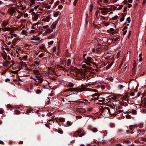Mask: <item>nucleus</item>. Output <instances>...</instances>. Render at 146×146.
<instances>
[{
  "instance_id": "30",
  "label": "nucleus",
  "mask_w": 146,
  "mask_h": 146,
  "mask_svg": "<svg viewBox=\"0 0 146 146\" xmlns=\"http://www.w3.org/2000/svg\"><path fill=\"white\" fill-rule=\"evenodd\" d=\"M71 64V60L70 59H68V62L67 64V65L68 66H70Z\"/></svg>"
},
{
  "instance_id": "15",
  "label": "nucleus",
  "mask_w": 146,
  "mask_h": 146,
  "mask_svg": "<svg viewBox=\"0 0 146 146\" xmlns=\"http://www.w3.org/2000/svg\"><path fill=\"white\" fill-rule=\"evenodd\" d=\"M77 69H74V76H75V75H76V74H78L79 73L80 71L79 70L77 71Z\"/></svg>"
},
{
  "instance_id": "11",
  "label": "nucleus",
  "mask_w": 146,
  "mask_h": 146,
  "mask_svg": "<svg viewBox=\"0 0 146 146\" xmlns=\"http://www.w3.org/2000/svg\"><path fill=\"white\" fill-rule=\"evenodd\" d=\"M72 98V94H70L69 95H68L66 97L65 99H68V102L71 101V100L70 99V98Z\"/></svg>"
},
{
  "instance_id": "17",
  "label": "nucleus",
  "mask_w": 146,
  "mask_h": 146,
  "mask_svg": "<svg viewBox=\"0 0 146 146\" xmlns=\"http://www.w3.org/2000/svg\"><path fill=\"white\" fill-rule=\"evenodd\" d=\"M9 64V63L8 61H7L6 62H3V65L5 67H7L8 66Z\"/></svg>"
},
{
  "instance_id": "37",
  "label": "nucleus",
  "mask_w": 146,
  "mask_h": 146,
  "mask_svg": "<svg viewBox=\"0 0 146 146\" xmlns=\"http://www.w3.org/2000/svg\"><path fill=\"white\" fill-rule=\"evenodd\" d=\"M40 39V38L39 37H38L37 38H33L31 39V40H35V41H38Z\"/></svg>"
},
{
  "instance_id": "62",
  "label": "nucleus",
  "mask_w": 146,
  "mask_h": 146,
  "mask_svg": "<svg viewBox=\"0 0 146 146\" xmlns=\"http://www.w3.org/2000/svg\"><path fill=\"white\" fill-rule=\"evenodd\" d=\"M123 7L122 5H121L118 8H117L118 10H120Z\"/></svg>"
},
{
  "instance_id": "6",
  "label": "nucleus",
  "mask_w": 146,
  "mask_h": 146,
  "mask_svg": "<svg viewBox=\"0 0 146 146\" xmlns=\"http://www.w3.org/2000/svg\"><path fill=\"white\" fill-rule=\"evenodd\" d=\"M50 19V18L48 16L44 17L42 19V21L44 22H49Z\"/></svg>"
},
{
  "instance_id": "60",
  "label": "nucleus",
  "mask_w": 146,
  "mask_h": 146,
  "mask_svg": "<svg viewBox=\"0 0 146 146\" xmlns=\"http://www.w3.org/2000/svg\"><path fill=\"white\" fill-rule=\"evenodd\" d=\"M136 66V62H135L134 63L133 65V70L134 69L135 67Z\"/></svg>"
},
{
  "instance_id": "52",
  "label": "nucleus",
  "mask_w": 146,
  "mask_h": 146,
  "mask_svg": "<svg viewBox=\"0 0 146 146\" xmlns=\"http://www.w3.org/2000/svg\"><path fill=\"white\" fill-rule=\"evenodd\" d=\"M130 117V115L129 114H127L126 115V117L127 119H129Z\"/></svg>"
},
{
  "instance_id": "32",
  "label": "nucleus",
  "mask_w": 146,
  "mask_h": 146,
  "mask_svg": "<svg viewBox=\"0 0 146 146\" xmlns=\"http://www.w3.org/2000/svg\"><path fill=\"white\" fill-rule=\"evenodd\" d=\"M141 56H142V54H139V61L140 62L142 60V57Z\"/></svg>"
},
{
  "instance_id": "5",
  "label": "nucleus",
  "mask_w": 146,
  "mask_h": 146,
  "mask_svg": "<svg viewBox=\"0 0 146 146\" xmlns=\"http://www.w3.org/2000/svg\"><path fill=\"white\" fill-rule=\"evenodd\" d=\"M77 111L79 112L80 113H84L86 112V111L81 108H76V109Z\"/></svg>"
},
{
  "instance_id": "39",
  "label": "nucleus",
  "mask_w": 146,
  "mask_h": 146,
  "mask_svg": "<svg viewBox=\"0 0 146 146\" xmlns=\"http://www.w3.org/2000/svg\"><path fill=\"white\" fill-rule=\"evenodd\" d=\"M28 57V56L27 55H25L23 56V58L24 60H25Z\"/></svg>"
},
{
  "instance_id": "27",
  "label": "nucleus",
  "mask_w": 146,
  "mask_h": 146,
  "mask_svg": "<svg viewBox=\"0 0 146 146\" xmlns=\"http://www.w3.org/2000/svg\"><path fill=\"white\" fill-rule=\"evenodd\" d=\"M125 19V17L123 15H122V17L120 18V21L122 22Z\"/></svg>"
},
{
  "instance_id": "53",
  "label": "nucleus",
  "mask_w": 146,
  "mask_h": 146,
  "mask_svg": "<svg viewBox=\"0 0 146 146\" xmlns=\"http://www.w3.org/2000/svg\"><path fill=\"white\" fill-rule=\"evenodd\" d=\"M82 68H86V69H88V68H91L90 67H88L87 66H82Z\"/></svg>"
},
{
  "instance_id": "44",
  "label": "nucleus",
  "mask_w": 146,
  "mask_h": 146,
  "mask_svg": "<svg viewBox=\"0 0 146 146\" xmlns=\"http://www.w3.org/2000/svg\"><path fill=\"white\" fill-rule=\"evenodd\" d=\"M127 21H128V23H130L131 22L130 18L129 17L127 19Z\"/></svg>"
},
{
  "instance_id": "42",
  "label": "nucleus",
  "mask_w": 146,
  "mask_h": 146,
  "mask_svg": "<svg viewBox=\"0 0 146 146\" xmlns=\"http://www.w3.org/2000/svg\"><path fill=\"white\" fill-rule=\"evenodd\" d=\"M7 107L8 108H13V106H11V105H10V104H8L7 106Z\"/></svg>"
},
{
  "instance_id": "57",
  "label": "nucleus",
  "mask_w": 146,
  "mask_h": 146,
  "mask_svg": "<svg viewBox=\"0 0 146 146\" xmlns=\"http://www.w3.org/2000/svg\"><path fill=\"white\" fill-rule=\"evenodd\" d=\"M83 100H84V101H85V102H84L83 103H84V104H86V103L88 102V101L87 100L85 99H84Z\"/></svg>"
},
{
  "instance_id": "54",
  "label": "nucleus",
  "mask_w": 146,
  "mask_h": 146,
  "mask_svg": "<svg viewBox=\"0 0 146 146\" xmlns=\"http://www.w3.org/2000/svg\"><path fill=\"white\" fill-rule=\"evenodd\" d=\"M103 1L104 3H108L109 0H103Z\"/></svg>"
},
{
  "instance_id": "51",
  "label": "nucleus",
  "mask_w": 146,
  "mask_h": 146,
  "mask_svg": "<svg viewBox=\"0 0 146 146\" xmlns=\"http://www.w3.org/2000/svg\"><path fill=\"white\" fill-rule=\"evenodd\" d=\"M58 15V13H56L54 14V17H57Z\"/></svg>"
},
{
  "instance_id": "26",
  "label": "nucleus",
  "mask_w": 146,
  "mask_h": 146,
  "mask_svg": "<svg viewBox=\"0 0 146 146\" xmlns=\"http://www.w3.org/2000/svg\"><path fill=\"white\" fill-rule=\"evenodd\" d=\"M108 9L107 7H100L99 9L101 11L107 10Z\"/></svg>"
},
{
  "instance_id": "46",
  "label": "nucleus",
  "mask_w": 146,
  "mask_h": 146,
  "mask_svg": "<svg viewBox=\"0 0 146 146\" xmlns=\"http://www.w3.org/2000/svg\"><path fill=\"white\" fill-rule=\"evenodd\" d=\"M78 1V0H74V5L75 6H76Z\"/></svg>"
},
{
  "instance_id": "45",
  "label": "nucleus",
  "mask_w": 146,
  "mask_h": 146,
  "mask_svg": "<svg viewBox=\"0 0 146 146\" xmlns=\"http://www.w3.org/2000/svg\"><path fill=\"white\" fill-rule=\"evenodd\" d=\"M110 31L113 33V31H115V29L112 28H111L110 29Z\"/></svg>"
},
{
  "instance_id": "38",
  "label": "nucleus",
  "mask_w": 146,
  "mask_h": 146,
  "mask_svg": "<svg viewBox=\"0 0 146 146\" xmlns=\"http://www.w3.org/2000/svg\"><path fill=\"white\" fill-rule=\"evenodd\" d=\"M118 18V16L117 15H116L112 18V20L114 21V20L117 19Z\"/></svg>"
},
{
  "instance_id": "16",
  "label": "nucleus",
  "mask_w": 146,
  "mask_h": 146,
  "mask_svg": "<svg viewBox=\"0 0 146 146\" xmlns=\"http://www.w3.org/2000/svg\"><path fill=\"white\" fill-rule=\"evenodd\" d=\"M38 18V16L37 15H35L33 18V20L34 21H36Z\"/></svg>"
},
{
  "instance_id": "13",
  "label": "nucleus",
  "mask_w": 146,
  "mask_h": 146,
  "mask_svg": "<svg viewBox=\"0 0 146 146\" xmlns=\"http://www.w3.org/2000/svg\"><path fill=\"white\" fill-rule=\"evenodd\" d=\"M30 1L29 4L30 6H31L33 4H35V0H29Z\"/></svg>"
},
{
  "instance_id": "9",
  "label": "nucleus",
  "mask_w": 146,
  "mask_h": 146,
  "mask_svg": "<svg viewBox=\"0 0 146 146\" xmlns=\"http://www.w3.org/2000/svg\"><path fill=\"white\" fill-rule=\"evenodd\" d=\"M9 12L11 14H13L15 11V10L13 8H11L9 9L8 10Z\"/></svg>"
},
{
  "instance_id": "19",
  "label": "nucleus",
  "mask_w": 146,
  "mask_h": 146,
  "mask_svg": "<svg viewBox=\"0 0 146 146\" xmlns=\"http://www.w3.org/2000/svg\"><path fill=\"white\" fill-rule=\"evenodd\" d=\"M34 66H38L40 64V62H38L37 61H35L34 62Z\"/></svg>"
},
{
  "instance_id": "50",
  "label": "nucleus",
  "mask_w": 146,
  "mask_h": 146,
  "mask_svg": "<svg viewBox=\"0 0 146 146\" xmlns=\"http://www.w3.org/2000/svg\"><path fill=\"white\" fill-rule=\"evenodd\" d=\"M31 110H27L25 113L26 114H28L29 113H31Z\"/></svg>"
},
{
  "instance_id": "55",
  "label": "nucleus",
  "mask_w": 146,
  "mask_h": 146,
  "mask_svg": "<svg viewBox=\"0 0 146 146\" xmlns=\"http://www.w3.org/2000/svg\"><path fill=\"white\" fill-rule=\"evenodd\" d=\"M82 118V116H76V119H78V118Z\"/></svg>"
},
{
  "instance_id": "1",
  "label": "nucleus",
  "mask_w": 146,
  "mask_h": 146,
  "mask_svg": "<svg viewBox=\"0 0 146 146\" xmlns=\"http://www.w3.org/2000/svg\"><path fill=\"white\" fill-rule=\"evenodd\" d=\"M75 98L74 99V106H79L80 107L81 103H83L84 101H80V98L79 95H78L77 97L76 95Z\"/></svg>"
},
{
  "instance_id": "64",
  "label": "nucleus",
  "mask_w": 146,
  "mask_h": 146,
  "mask_svg": "<svg viewBox=\"0 0 146 146\" xmlns=\"http://www.w3.org/2000/svg\"><path fill=\"white\" fill-rule=\"evenodd\" d=\"M127 32V30H125V31H124L123 33V35H125L126 34Z\"/></svg>"
},
{
  "instance_id": "20",
  "label": "nucleus",
  "mask_w": 146,
  "mask_h": 146,
  "mask_svg": "<svg viewBox=\"0 0 146 146\" xmlns=\"http://www.w3.org/2000/svg\"><path fill=\"white\" fill-rule=\"evenodd\" d=\"M52 31L53 30L52 29L48 28L46 30L45 32L47 33H51L52 32Z\"/></svg>"
},
{
  "instance_id": "58",
  "label": "nucleus",
  "mask_w": 146,
  "mask_h": 146,
  "mask_svg": "<svg viewBox=\"0 0 146 146\" xmlns=\"http://www.w3.org/2000/svg\"><path fill=\"white\" fill-rule=\"evenodd\" d=\"M58 132L61 134H62L63 133V131L61 130H58Z\"/></svg>"
},
{
  "instance_id": "36",
  "label": "nucleus",
  "mask_w": 146,
  "mask_h": 146,
  "mask_svg": "<svg viewBox=\"0 0 146 146\" xmlns=\"http://www.w3.org/2000/svg\"><path fill=\"white\" fill-rule=\"evenodd\" d=\"M14 112H15V113L17 115L19 114L20 113V111L18 110H15L14 111Z\"/></svg>"
},
{
  "instance_id": "59",
  "label": "nucleus",
  "mask_w": 146,
  "mask_h": 146,
  "mask_svg": "<svg viewBox=\"0 0 146 146\" xmlns=\"http://www.w3.org/2000/svg\"><path fill=\"white\" fill-rule=\"evenodd\" d=\"M48 26L47 25H46L43 26V27L42 28L43 29H46L48 28Z\"/></svg>"
},
{
  "instance_id": "35",
  "label": "nucleus",
  "mask_w": 146,
  "mask_h": 146,
  "mask_svg": "<svg viewBox=\"0 0 146 146\" xmlns=\"http://www.w3.org/2000/svg\"><path fill=\"white\" fill-rule=\"evenodd\" d=\"M9 34H10L11 35L15 37H16L17 36V34L13 33L12 32L11 33H10Z\"/></svg>"
},
{
  "instance_id": "21",
  "label": "nucleus",
  "mask_w": 146,
  "mask_h": 146,
  "mask_svg": "<svg viewBox=\"0 0 146 146\" xmlns=\"http://www.w3.org/2000/svg\"><path fill=\"white\" fill-rule=\"evenodd\" d=\"M91 130L94 132L96 133L97 132L98 130L97 129L96 127H93L92 129H91Z\"/></svg>"
},
{
  "instance_id": "43",
  "label": "nucleus",
  "mask_w": 146,
  "mask_h": 146,
  "mask_svg": "<svg viewBox=\"0 0 146 146\" xmlns=\"http://www.w3.org/2000/svg\"><path fill=\"white\" fill-rule=\"evenodd\" d=\"M123 142L124 143H130V141L129 140H124L123 141Z\"/></svg>"
},
{
  "instance_id": "56",
  "label": "nucleus",
  "mask_w": 146,
  "mask_h": 146,
  "mask_svg": "<svg viewBox=\"0 0 146 146\" xmlns=\"http://www.w3.org/2000/svg\"><path fill=\"white\" fill-rule=\"evenodd\" d=\"M87 54V53H85V54H84L83 55V58L84 60H85V59L86 58H85V57H86Z\"/></svg>"
},
{
  "instance_id": "48",
  "label": "nucleus",
  "mask_w": 146,
  "mask_h": 146,
  "mask_svg": "<svg viewBox=\"0 0 146 146\" xmlns=\"http://www.w3.org/2000/svg\"><path fill=\"white\" fill-rule=\"evenodd\" d=\"M123 87L124 86L122 85H120L119 86V88L120 89H122L123 88Z\"/></svg>"
},
{
  "instance_id": "7",
  "label": "nucleus",
  "mask_w": 146,
  "mask_h": 146,
  "mask_svg": "<svg viewBox=\"0 0 146 146\" xmlns=\"http://www.w3.org/2000/svg\"><path fill=\"white\" fill-rule=\"evenodd\" d=\"M35 77L38 80H40V81L39 82V83L40 84L42 82V81L43 80V79L42 78H40V77H39L38 76H36Z\"/></svg>"
},
{
  "instance_id": "8",
  "label": "nucleus",
  "mask_w": 146,
  "mask_h": 146,
  "mask_svg": "<svg viewBox=\"0 0 146 146\" xmlns=\"http://www.w3.org/2000/svg\"><path fill=\"white\" fill-rule=\"evenodd\" d=\"M20 64L21 65L22 68L23 67H27V64L23 61L20 62Z\"/></svg>"
},
{
  "instance_id": "12",
  "label": "nucleus",
  "mask_w": 146,
  "mask_h": 146,
  "mask_svg": "<svg viewBox=\"0 0 146 146\" xmlns=\"http://www.w3.org/2000/svg\"><path fill=\"white\" fill-rule=\"evenodd\" d=\"M33 74L36 75H38L39 74V71L38 70H34L32 71Z\"/></svg>"
},
{
  "instance_id": "25",
  "label": "nucleus",
  "mask_w": 146,
  "mask_h": 146,
  "mask_svg": "<svg viewBox=\"0 0 146 146\" xmlns=\"http://www.w3.org/2000/svg\"><path fill=\"white\" fill-rule=\"evenodd\" d=\"M126 133L128 134H133L134 133V132H133V131H131V130H128V129L126 131Z\"/></svg>"
},
{
  "instance_id": "61",
  "label": "nucleus",
  "mask_w": 146,
  "mask_h": 146,
  "mask_svg": "<svg viewBox=\"0 0 146 146\" xmlns=\"http://www.w3.org/2000/svg\"><path fill=\"white\" fill-rule=\"evenodd\" d=\"M24 17L25 18H26V17H27L28 16V15L27 13H25L24 14Z\"/></svg>"
},
{
  "instance_id": "24",
  "label": "nucleus",
  "mask_w": 146,
  "mask_h": 146,
  "mask_svg": "<svg viewBox=\"0 0 146 146\" xmlns=\"http://www.w3.org/2000/svg\"><path fill=\"white\" fill-rule=\"evenodd\" d=\"M3 24L5 26H6L9 24V23L7 21H3Z\"/></svg>"
},
{
  "instance_id": "40",
  "label": "nucleus",
  "mask_w": 146,
  "mask_h": 146,
  "mask_svg": "<svg viewBox=\"0 0 146 146\" xmlns=\"http://www.w3.org/2000/svg\"><path fill=\"white\" fill-rule=\"evenodd\" d=\"M54 43V41L53 40H52L50 42H48V44L49 45H51L52 44Z\"/></svg>"
},
{
  "instance_id": "34",
  "label": "nucleus",
  "mask_w": 146,
  "mask_h": 146,
  "mask_svg": "<svg viewBox=\"0 0 146 146\" xmlns=\"http://www.w3.org/2000/svg\"><path fill=\"white\" fill-rule=\"evenodd\" d=\"M123 110H119L116 113H115V115H116L117 114L119 113H120L123 112Z\"/></svg>"
},
{
  "instance_id": "49",
  "label": "nucleus",
  "mask_w": 146,
  "mask_h": 146,
  "mask_svg": "<svg viewBox=\"0 0 146 146\" xmlns=\"http://www.w3.org/2000/svg\"><path fill=\"white\" fill-rule=\"evenodd\" d=\"M44 55V54L43 53H41L38 56V57L40 58H41L42 57L43 55Z\"/></svg>"
},
{
  "instance_id": "63",
  "label": "nucleus",
  "mask_w": 146,
  "mask_h": 146,
  "mask_svg": "<svg viewBox=\"0 0 146 146\" xmlns=\"http://www.w3.org/2000/svg\"><path fill=\"white\" fill-rule=\"evenodd\" d=\"M139 127L140 128L143 127V124H140L139 125Z\"/></svg>"
},
{
  "instance_id": "3",
  "label": "nucleus",
  "mask_w": 146,
  "mask_h": 146,
  "mask_svg": "<svg viewBox=\"0 0 146 146\" xmlns=\"http://www.w3.org/2000/svg\"><path fill=\"white\" fill-rule=\"evenodd\" d=\"M81 130L79 129L76 131L74 133V137H77L79 135V137H82L84 135V133L82 132Z\"/></svg>"
},
{
  "instance_id": "2",
  "label": "nucleus",
  "mask_w": 146,
  "mask_h": 146,
  "mask_svg": "<svg viewBox=\"0 0 146 146\" xmlns=\"http://www.w3.org/2000/svg\"><path fill=\"white\" fill-rule=\"evenodd\" d=\"M84 62L88 66H91V64L93 63V59L91 57L88 56L85 59Z\"/></svg>"
},
{
  "instance_id": "23",
  "label": "nucleus",
  "mask_w": 146,
  "mask_h": 146,
  "mask_svg": "<svg viewBox=\"0 0 146 146\" xmlns=\"http://www.w3.org/2000/svg\"><path fill=\"white\" fill-rule=\"evenodd\" d=\"M135 127V125H130L129 126V129H130V130L131 131H133L134 127Z\"/></svg>"
},
{
  "instance_id": "18",
  "label": "nucleus",
  "mask_w": 146,
  "mask_h": 146,
  "mask_svg": "<svg viewBox=\"0 0 146 146\" xmlns=\"http://www.w3.org/2000/svg\"><path fill=\"white\" fill-rule=\"evenodd\" d=\"M73 90H74V94L75 93H76V92L79 91L80 90V89L78 88H74Z\"/></svg>"
},
{
  "instance_id": "41",
  "label": "nucleus",
  "mask_w": 146,
  "mask_h": 146,
  "mask_svg": "<svg viewBox=\"0 0 146 146\" xmlns=\"http://www.w3.org/2000/svg\"><path fill=\"white\" fill-rule=\"evenodd\" d=\"M19 70H16V71H13L12 72V73H13L15 74H17L18 73V72L19 71Z\"/></svg>"
},
{
  "instance_id": "47",
  "label": "nucleus",
  "mask_w": 146,
  "mask_h": 146,
  "mask_svg": "<svg viewBox=\"0 0 146 146\" xmlns=\"http://www.w3.org/2000/svg\"><path fill=\"white\" fill-rule=\"evenodd\" d=\"M92 108H88L87 109V110L89 112H90L92 111Z\"/></svg>"
},
{
  "instance_id": "33",
  "label": "nucleus",
  "mask_w": 146,
  "mask_h": 146,
  "mask_svg": "<svg viewBox=\"0 0 146 146\" xmlns=\"http://www.w3.org/2000/svg\"><path fill=\"white\" fill-rule=\"evenodd\" d=\"M131 113L133 114L136 115L137 114V111L135 110H132Z\"/></svg>"
},
{
  "instance_id": "29",
  "label": "nucleus",
  "mask_w": 146,
  "mask_h": 146,
  "mask_svg": "<svg viewBox=\"0 0 146 146\" xmlns=\"http://www.w3.org/2000/svg\"><path fill=\"white\" fill-rule=\"evenodd\" d=\"M105 10L101 11V13L102 15H105L106 14L107 11H105Z\"/></svg>"
},
{
  "instance_id": "14",
  "label": "nucleus",
  "mask_w": 146,
  "mask_h": 146,
  "mask_svg": "<svg viewBox=\"0 0 146 146\" xmlns=\"http://www.w3.org/2000/svg\"><path fill=\"white\" fill-rule=\"evenodd\" d=\"M3 31H11L12 30V29L9 27H5L3 29Z\"/></svg>"
},
{
  "instance_id": "4",
  "label": "nucleus",
  "mask_w": 146,
  "mask_h": 146,
  "mask_svg": "<svg viewBox=\"0 0 146 146\" xmlns=\"http://www.w3.org/2000/svg\"><path fill=\"white\" fill-rule=\"evenodd\" d=\"M54 117H53V118L51 119H49L48 120V121H52L53 119H56V120L57 121H58L60 122H63L64 121V118L62 117H59V118H54Z\"/></svg>"
},
{
  "instance_id": "10",
  "label": "nucleus",
  "mask_w": 146,
  "mask_h": 146,
  "mask_svg": "<svg viewBox=\"0 0 146 146\" xmlns=\"http://www.w3.org/2000/svg\"><path fill=\"white\" fill-rule=\"evenodd\" d=\"M105 110H107L108 111V112L109 113H110V110L109 108L106 107L105 108H103L102 110H101V113H102L103 111H105Z\"/></svg>"
},
{
  "instance_id": "31",
  "label": "nucleus",
  "mask_w": 146,
  "mask_h": 146,
  "mask_svg": "<svg viewBox=\"0 0 146 146\" xmlns=\"http://www.w3.org/2000/svg\"><path fill=\"white\" fill-rule=\"evenodd\" d=\"M56 24L55 23H53L51 26V28L52 29L56 27Z\"/></svg>"
},
{
  "instance_id": "22",
  "label": "nucleus",
  "mask_w": 146,
  "mask_h": 146,
  "mask_svg": "<svg viewBox=\"0 0 146 146\" xmlns=\"http://www.w3.org/2000/svg\"><path fill=\"white\" fill-rule=\"evenodd\" d=\"M128 94L126 93L125 95L123 97L121 98L122 99L124 100H125L127 97Z\"/></svg>"
},
{
  "instance_id": "28",
  "label": "nucleus",
  "mask_w": 146,
  "mask_h": 146,
  "mask_svg": "<svg viewBox=\"0 0 146 146\" xmlns=\"http://www.w3.org/2000/svg\"><path fill=\"white\" fill-rule=\"evenodd\" d=\"M113 64V62H111V63H110L109 65L107 66L106 67V69H109L111 67V66H112V65Z\"/></svg>"
}]
</instances>
